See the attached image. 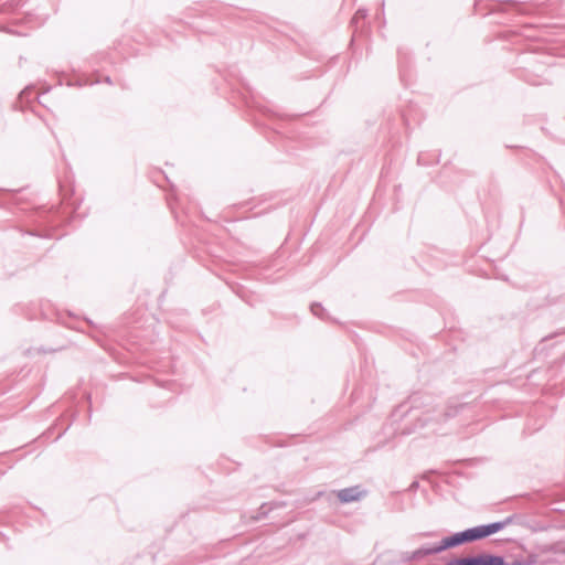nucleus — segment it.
<instances>
[{
	"mask_svg": "<svg viewBox=\"0 0 565 565\" xmlns=\"http://www.w3.org/2000/svg\"><path fill=\"white\" fill-rule=\"evenodd\" d=\"M466 543H470L468 530L446 536L440 541L439 544L422 546L420 548L413 552L412 558L419 561L425 556L438 554L443 551L454 548Z\"/></svg>",
	"mask_w": 565,
	"mask_h": 565,
	"instance_id": "obj_1",
	"label": "nucleus"
},
{
	"mask_svg": "<svg viewBox=\"0 0 565 565\" xmlns=\"http://www.w3.org/2000/svg\"><path fill=\"white\" fill-rule=\"evenodd\" d=\"M446 565H507L503 556L493 554H479L475 556L458 557Z\"/></svg>",
	"mask_w": 565,
	"mask_h": 565,
	"instance_id": "obj_2",
	"label": "nucleus"
},
{
	"mask_svg": "<svg viewBox=\"0 0 565 565\" xmlns=\"http://www.w3.org/2000/svg\"><path fill=\"white\" fill-rule=\"evenodd\" d=\"M509 522H510V520L508 519L505 521H499V522H493V523H489V524H482V525H478V526H473V527L467 529L470 542L479 541V540L486 539V537H488V536H490V535H492L494 533H498Z\"/></svg>",
	"mask_w": 565,
	"mask_h": 565,
	"instance_id": "obj_3",
	"label": "nucleus"
},
{
	"mask_svg": "<svg viewBox=\"0 0 565 565\" xmlns=\"http://www.w3.org/2000/svg\"><path fill=\"white\" fill-rule=\"evenodd\" d=\"M367 491L363 489L361 486H352L344 489H341L337 492V498L341 503H351L355 501H360L364 497H366Z\"/></svg>",
	"mask_w": 565,
	"mask_h": 565,
	"instance_id": "obj_4",
	"label": "nucleus"
},
{
	"mask_svg": "<svg viewBox=\"0 0 565 565\" xmlns=\"http://www.w3.org/2000/svg\"><path fill=\"white\" fill-rule=\"evenodd\" d=\"M461 407L462 406H458V405L448 406L444 412H438L433 417L427 416V414H425L424 417H418L417 415L414 414L412 417L417 419L420 423V425H419L420 427H425L428 424V422H430L433 419L439 422V420H445L447 418L456 416L459 412V408H461Z\"/></svg>",
	"mask_w": 565,
	"mask_h": 565,
	"instance_id": "obj_5",
	"label": "nucleus"
},
{
	"mask_svg": "<svg viewBox=\"0 0 565 565\" xmlns=\"http://www.w3.org/2000/svg\"><path fill=\"white\" fill-rule=\"evenodd\" d=\"M310 310L313 316L318 317L321 320H329V316L326 309L319 302H315L311 305Z\"/></svg>",
	"mask_w": 565,
	"mask_h": 565,
	"instance_id": "obj_6",
	"label": "nucleus"
},
{
	"mask_svg": "<svg viewBox=\"0 0 565 565\" xmlns=\"http://www.w3.org/2000/svg\"><path fill=\"white\" fill-rule=\"evenodd\" d=\"M366 14H367V11L365 9H359L354 17L352 18V23L353 24H356L359 22V20H362V19H365L366 18Z\"/></svg>",
	"mask_w": 565,
	"mask_h": 565,
	"instance_id": "obj_7",
	"label": "nucleus"
},
{
	"mask_svg": "<svg viewBox=\"0 0 565 565\" xmlns=\"http://www.w3.org/2000/svg\"><path fill=\"white\" fill-rule=\"evenodd\" d=\"M32 89L30 87H26L20 93V98H28L31 94Z\"/></svg>",
	"mask_w": 565,
	"mask_h": 565,
	"instance_id": "obj_8",
	"label": "nucleus"
},
{
	"mask_svg": "<svg viewBox=\"0 0 565 565\" xmlns=\"http://www.w3.org/2000/svg\"><path fill=\"white\" fill-rule=\"evenodd\" d=\"M505 564H507V565H523V563H522V562H520V561H513L512 563H507V562H505Z\"/></svg>",
	"mask_w": 565,
	"mask_h": 565,
	"instance_id": "obj_9",
	"label": "nucleus"
},
{
	"mask_svg": "<svg viewBox=\"0 0 565 565\" xmlns=\"http://www.w3.org/2000/svg\"><path fill=\"white\" fill-rule=\"evenodd\" d=\"M416 399H417V397H415V396L412 397V399H411L412 405L409 406L411 409H413L415 407L414 404H415Z\"/></svg>",
	"mask_w": 565,
	"mask_h": 565,
	"instance_id": "obj_10",
	"label": "nucleus"
},
{
	"mask_svg": "<svg viewBox=\"0 0 565 565\" xmlns=\"http://www.w3.org/2000/svg\"><path fill=\"white\" fill-rule=\"evenodd\" d=\"M105 81H106V83H108V84H110V83H111L110 77H108V76L105 78Z\"/></svg>",
	"mask_w": 565,
	"mask_h": 565,
	"instance_id": "obj_11",
	"label": "nucleus"
},
{
	"mask_svg": "<svg viewBox=\"0 0 565 565\" xmlns=\"http://www.w3.org/2000/svg\"><path fill=\"white\" fill-rule=\"evenodd\" d=\"M4 473V470L2 468H0V476H2Z\"/></svg>",
	"mask_w": 565,
	"mask_h": 565,
	"instance_id": "obj_12",
	"label": "nucleus"
}]
</instances>
